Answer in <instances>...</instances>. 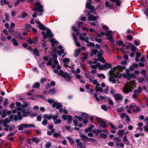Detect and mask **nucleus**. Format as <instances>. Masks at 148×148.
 Instances as JSON below:
<instances>
[{"label": "nucleus", "mask_w": 148, "mask_h": 148, "mask_svg": "<svg viewBox=\"0 0 148 148\" xmlns=\"http://www.w3.org/2000/svg\"><path fill=\"white\" fill-rule=\"evenodd\" d=\"M59 75L63 77L66 81L69 82H71V76L67 72H64L62 70H60L59 71Z\"/></svg>", "instance_id": "obj_1"}, {"label": "nucleus", "mask_w": 148, "mask_h": 148, "mask_svg": "<svg viewBox=\"0 0 148 148\" xmlns=\"http://www.w3.org/2000/svg\"><path fill=\"white\" fill-rule=\"evenodd\" d=\"M122 76V74L113 73L112 75L109 77V80L113 83L115 84L117 82V80L115 79L116 78H120Z\"/></svg>", "instance_id": "obj_2"}, {"label": "nucleus", "mask_w": 148, "mask_h": 148, "mask_svg": "<svg viewBox=\"0 0 148 148\" xmlns=\"http://www.w3.org/2000/svg\"><path fill=\"white\" fill-rule=\"evenodd\" d=\"M125 66H121L120 65H119L116 66L115 67H114V70L112 71L111 70L110 71V73L109 74V77L111 75H113V73H115V70H118V73H119L121 72L123 70L125 69Z\"/></svg>", "instance_id": "obj_3"}, {"label": "nucleus", "mask_w": 148, "mask_h": 148, "mask_svg": "<svg viewBox=\"0 0 148 148\" xmlns=\"http://www.w3.org/2000/svg\"><path fill=\"white\" fill-rule=\"evenodd\" d=\"M34 4L37 8V11L40 13L44 12V10L42 9L43 7L39 1L35 3Z\"/></svg>", "instance_id": "obj_4"}, {"label": "nucleus", "mask_w": 148, "mask_h": 148, "mask_svg": "<svg viewBox=\"0 0 148 148\" xmlns=\"http://www.w3.org/2000/svg\"><path fill=\"white\" fill-rule=\"evenodd\" d=\"M97 120L99 124V127L103 128L107 127V123L106 122L102 120L100 118H97Z\"/></svg>", "instance_id": "obj_5"}, {"label": "nucleus", "mask_w": 148, "mask_h": 148, "mask_svg": "<svg viewBox=\"0 0 148 148\" xmlns=\"http://www.w3.org/2000/svg\"><path fill=\"white\" fill-rule=\"evenodd\" d=\"M62 118L64 120L66 121L67 119V122L69 124H71V123L72 121L73 120L72 117L69 115H66L64 114L62 116Z\"/></svg>", "instance_id": "obj_6"}, {"label": "nucleus", "mask_w": 148, "mask_h": 148, "mask_svg": "<svg viewBox=\"0 0 148 148\" xmlns=\"http://www.w3.org/2000/svg\"><path fill=\"white\" fill-rule=\"evenodd\" d=\"M132 87L130 85L125 84L123 89V92L125 93H128L132 91Z\"/></svg>", "instance_id": "obj_7"}, {"label": "nucleus", "mask_w": 148, "mask_h": 148, "mask_svg": "<svg viewBox=\"0 0 148 148\" xmlns=\"http://www.w3.org/2000/svg\"><path fill=\"white\" fill-rule=\"evenodd\" d=\"M36 23L38 24V28L41 30L45 31L47 29V27L42 23L39 20H36Z\"/></svg>", "instance_id": "obj_8"}, {"label": "nucleus", "mask_w": 148, "mask_h": 148, "mask_svg": "<svg viewBox=\"0 0 148 148\" xmlns=\"http://www.w3.org/2000/svg\"><path fill=\"white\" fill-rule=\"evenodd\" d=\"M86 6V8L87 9H90L92 12L93 13L95 12V9L94 8V6L93 5H91V3H88L87 2Z\"/></svg>", "instance_id": "obj_9"}, {"label": "nucleus", "mask_w": 148, "mask_h": 148, "mask_svg": "<svg viewBox=\"0 0 148 148\" xmlns=\"http://www.w3.org/2000/svg\"><path fill=\"white\" fill-rule=\"evenodd\" d=\"M62 106V105L60 103L57 102L54 103L52 105V107L56 108L57 109H58L61 108Z\"/></svg>", "instance_id": "obj_10"}, {"label": "nucleus", "mask_w": 148, "mask_h": 148, "mask_svg": "<svg viewBox=\"0 0 148 148\" xmlns=\"http://www.w3.org/2000/svg\"><path fill=\"white\" fill-rule=\"evenodd\" d=\"M114 97L115 100H119L122 99L123 97L122 95L119 94L114 95Z\"/></svg>", "instance_id": "obj_11"}, {"label": "nucleus", "mask_w": 148, "mask_h": 148, "mask_svg": "<svg viewBox=\"0 0 148 148\" xmlns=\"http://www.w3.org/2000/svg\"><path fill=\"white\" fill-rule=\"evenodd\" d=\"M80 136L86 142V140H88V141H91V138H88L87 136H86L83 134L81 133L80 134Z\"/></svg>", "instance_id": "obj_12"}, {"label": "nucleus", "mask_w": 148, "mask_h": 148, "mask_svg": "<svg viewBox=\"0 0 148 148\" xmlns=\"http://www.w3.org/2000/svg\"><path fill=\"white\" fill-rule=\"evenodd\" d=\"M15 38L19 39H23L21 33L18 31L16 32Z\"/></svg>", "instance_id": "obj_13"}, {"label": "nucleus", "mask_w": 148, "mask_h": 148, "mask_svg": "<svg viewBox=\"0 0 148 148\" xmlns=\"http://www.w3.org/2000/svg\"><path fill=\"white\" fill-rule=\"evenodd\" d=\"M94 125H91L90 127H88L85 130V132L86 133H88V132H92L93 130L92 129L94 127Z\"/></svg>", "instance_id": "obj_14"}, {"label": "nucleus", "mask_w": 148, "mask_h": 148, "mask_svg": "<svg viewBox=\"0 0 148 148\" xmlns=\"http://www.w3.org/2000/svg\"><path fill=\"white\" fill-rule=\"evenodd\" d=\"M13 115L12 114H11L10 115V120H9V119L8 118H6L4 120V121H3L4 122H5L6 123H9L10 121H12L13 118Z\"/></svg>", "instance_id": "obj_15"}, {"label": "nucleus", "mask_w": 148, "mask_h": 148, "mask_svg": "<svg viewBox=\"0 0 148 148\" xmlns=\"http://www.w3.org/2000/svg\"><path fill=\"white\" fill-rule=\"evenodd\" d=\"M46 31L47 33V35L48 36V38L50 37L52 38L53 37V34H52V32L48 28H47Z\"/></svg>", "instance_id": "obj_16"}, {"label": "nucleus", "mask_w": 148, "mask_h": 148, "mask_svg": "<svg viewBox=\"0 0 148 148\" xmlns=\"http://www.w3.org/2000/svg\"><path fill=\"white\" fill-rule=\"evenodd\" d=\"M123 142L125 144L127 145H130L129 141L128 139L127 138L126 135H125L123 137Z\"/></svg>", "instance_id": "obj_17"}, {"label": "nucleus", "mask_w": 148, "mask_h": 148, "mask_svg": "<svg viewBox=\"0 0 148 148\" xmlns=\"http://www.w3.org/2000/svg\"><path fill=\"white\" fill-rule=\"evenodd\" d=\"M91 51V52L90 53V57H92L94 55H96L98 52V51L96 49H92Z\"/></svg>", "instance_id": "obj_18"}, {"label": "nucleus", "mask_w": 148, "mask_h": 148, "mask_svg": "<svg viewBox=\"0 0 148 148\" xmlns=\"http://www.w3.org/2000/svg\"><path fill=\"white\" fill-rule=\"evenodd\" d=\"M88 19L90 21H94L97 20V18L95 16H94L93 15H90L88 17Z\"/></svg>", "instance_id": "obj_19"}, {"label": "nucleus", "mask_w": 148, "mask_h": 148, "mask_svg": "<svg viewBox=\"0 0 148 148\" xmlns=\"http://www.w3.org/2000/svg\"><path fill=\"white\" fill-rule=\"evenodd\" d=\"M24 128H30L31 127H34L35 125L34 124H23Z\"/></svg>", "instance_id": "obj_20"}, {"label": "nucleus", "mask_w": 148, "mask_h": 148, "mask_svg": "<svg viewBox=\"0 0 148 148\" xmlns=\"http://www.w3.org/2000/svg\"><path fill=\"white\" fill-rule=\"evenodd\" d=\"M104 65L105 69H108L109 68H111L112 66V65L111 64L107 62L105 63Z\"/></svg>", "instance_id": "obj_21"}, {"label": "nucleus", "mask_w": 148, "mask_h": 148, "mask_svg": "<svg viewBox=\"0 0 148 148\" xmlns=\"http://www.w3.org/2000/svg\"><path fill=\"white\" fill-rule=\"evenodd\" d=\"M125 130H119V132H117L118 134L120 136V137H119V138L121 137L122 136L123 134H125L124 133Z\"/></svg>", "instance_id": "obj_22"}, {"label": "nucleus", "mask_w": 148, "mask_h": 148, "mask_svg": "<svg viewBox=\"0 0 148 148\" xmlns=\"http://www.w3.org/2000/svg\"><path fill=\"white\" fill-rule=\"evenodd\" d=\"M32 52L37 56H40L39 53L38 49L37 48H35L32 50Z\"/></svg>", "instance_id": "obj_23"}, {"label": "nucleus", "mask_w": 148, "mask_h": 148, "mask_svg": "<svg viewBox=\"0 0 148 148\" xmlns=\"http://www.w3.org/2000/svg\"><path fill=\"white\" fill-rule=\"evenodd\" d=\"M81 116L86 119H88L89 118V115L87 113L84 112H82L81 114Z\"/></svg>", "instance_id": "obj_24"}, {"label": "nucleus", "mask_w": 148, "mask_h": 148, "mask_svg": "<svg viewBox=\"0 0 148 148\" xmlns=\"http://www.w3.org/2000/svg\"><path fill=\"white\" fill-rule=\"evenodd\" d=\"M130 48L131 50L133 52H135L136 50V47L134 45L130 44Z\"/></svg>", "instance_id": "obj_25"}, {"label": "nucleus", "mask_w": 148, "mask_h": 148, "mask_svg": "<svg viewBox=\"0 0 148 148\" xmlns=\"http://www.w3.org/2000/svg\"><path fill=\"white\" fill-rule=\"evenodd\" d=\"M67 139L69 140L71 145H74L75 142L70 137H67Z\"/></svg>", "instance_id": "obj_26"}, {"label": "nucleus", "mask_w": 148, "mask_h": 148, "mask_svg": "<svg viewBox=\"0 0 148 148\" xmlns=\"http://www.w3.org/2000/svg\"><path fill=\"white\" fill-rule=\"evenodd\" d=\"M81 52V50L80 49H76L75 51V57L76 58H77V57L78 56L79 53Z\"/></svg>", "instance_id": "obj_27"}, {"label": "nucleus", "mask_w": 148, "mask_h": 148, "mask_svg": "<svg viewBox=\"0 0 148 148\" xmlns=\"http://www.w3.org/2000/svg\"><path fill=\"white\" fill-rule=\"evenodd\" d=\"M92 132L96 135H97L98 134L101 132V130L93 129L92 131Z\"/></svg>", "instance_id": "obj_28"}, {"label": "nucleus", "mask_w": 148, "mask_h": 148, "mask_svg": "<svg viewBox=\"0 0 148 148\" xmlns=\"http://www.w3.org/2000/svg\"><path fill=\"white\" fill-rule=\"evenodd\" d=\"M12 41L13 42V45L15 46H17L19 45V43L15 38H13L12 39Z\"/></svg>", "instance_id": "obj_29"}, {"label": "nucleus", "mask_w": 148, "mask_h": 148, "mask_svg": "<svg viewBox=\"0 0 148 148\" xmlns=\"http://www.w3.org/2000/svg\"><path fill=\"white\" fill-rule=\"evenodd\" d=\"M141 111V108L139 106H138L136 108V109H134L133 110V112L135 113H138L139 111Z\"/></svg>", "instance_id": "obj_30"}, {"label": "nucleus", "mask_w": 148, "mask_h": 148, "mask_svg": "<svg viewBox=\"0 0 148 148\" xmlns=\"http://www.w3.org/2000/svg\"><path fill=\"white\" fill-rule=\"evenodd\" d=\"M40 83L38 82H36L34 83L33 86V87L34 88H37L40 86Z\"/></svg>", "instance_id": "obj_31"}, {"label": "nucleus", "mask_w": 148, "mask_h": 148, "mask_svg": "<svg viewBox=\"0 0 148 148\" xmlns=\"http://www.w3.org/2000/svg\"><path fill=\"white\" fill-rule=\"evenodd\" d=\"M32 140L36 144H38L40 140V139H38V138L35 137H33L32 138Z\"/></svg>", "instance_id": "obj_32"}, {"label": "nucleus", "mask_w": 148, "mask_h": 148, "mask_svg": "<svg viewBox=\"0 0 148 148\" xmlns=\"http://www.w3.org/2000/svg\"><path fill=\"white\" fill-rule=\"evenodd\" d=\"M7 112V109L4 110L3 111L2 114L1 116L2 118H3L6 117V115Z\"/></svg>", "instance_id": "obj_33"}, {"label": "nucleus", "mask_w": 148, "mask_h": 148, "mask_svg": "<svg viewBox=\"0 0 148 148\" xmlns=\"http://www.w3.org/2000/svg\"><path fill=\"white\" fill-rule=\"evenodd\" d=\"M24 104H22L21 106L23 108H25L27 107L28 105V102L26 101H23Z\"/></svg>", "instance_id": "obj_34"}, {"label": "nucleus", "mask_w": 148, "mask_h": 148, "mask_svg": "<svg viewBox=\"0 0 148 148\" xmlns=\"http://www.w3.org/2000/svg\"><path fill=\"white\" fill-rule=\"evenodd\" d=\"M106 33L105 35L107 37H110V36H112L111 34L112 33V31L111 30L108 31L107 30Z\"/></svg>", "instance_id": "obj_35"}, {"label": "nucleus", "mask_w": 148, "mask_h": 148, "mask_svg": "<svg viewBox=\"0 0 148 148\" xmlns=\"http://www.w3.org/2000/svg\"><path fill=\"white\" fill-rule=\"evenodd\" d=\"M106 39L109 40L112 44H114V40L112 36H110V37H107L106 38Z\"/></svg>", "instance_id": "obj_36"}, {"label": "nucleus", "mask_w": 148, "mask_h": 148, "mask_svg": "<svg viewBox=\"0 0 148 148\" xmlns=\"http://www.w3.org/2000/svg\"><path fill=\"white\" fill-rule=\"evenodd\" d=\"M41 34L43 35V40H45L48 38V35L45 33V32H44V31H42L41 32Z\"/></svg>", "instance_id": "obj_37"}, {"label": "nucleus", "mask_w": 148, "mask_h": 148, "mask_svg": "<svg viewBox=\"0 0 148 148\" xmlns=\"http://www.w3.org/2000/svg\"><path fill=\"white\" fill-rule=\"evenodd\" d=\"M103 89L102 88L100 87H95V90L96 92H102Z\"/></svg>", "instance_id": "obj_38"}, {"label": "nucleus", "mask_w": 148, "mask_h": 148, "mask_svg": "<svg viewBox=\"0 0 148 148\" xmlns=\"http://www.w3.org/2000/svg\"><path fill=\"white\" fill-rule=\"evenodd\" d=\"M61 120L58 119L55 121H53V123L55 124H60L61 123Z\"/></svg>", "instance_id": "obj_39"}, {"label": "nucleus", "mask_w": 148, "mask_h": 148, "mask_svg": "<svg viewBox=\"0 0 148 148\" xmlns=\"http://www.w3.org/2000/svg\"><path fill=\"white\" fill-rule=\"evenodd\" d=\"M142 88L139 86L138 88V89L136 90H134V92H136L138 93H140L142 92Z\"/></svg>", "instance_id": "obj_40"}, {"label": "nucleus", "mask_w": 148, "mask_h": 148, "mask_svg": "<svg viewBox=\"0 0 148 148\" xmlns=\"http://www.w3.org/2000/svg\"><path fill=\"white\" fill-rule=\"evenodd\" d=\"M137 79L139 83H141L145 81L143 77H138L137 78Z\"/></svg>", "instance_id": "obj_41"}, {"label": "nucleus", "mask_w": 148, "mask_h": 148, "mask_svg": "<svg viewBox=\"0 0 148 148\" xmlns=\"http://www.w3.org/2000/svg\"><path fill=\"white\" fill-rule=\"evenodd\" d=\"M44 117L47 119L48 120H50L52 118V116L50 115L48 116V114H45L44 115Z\"/></svg>", "instance_id": "obj_42"}, {"label": "nucleus", "mask_w": 148, "mask_h": 148, "mask_svg": "<svg viewBox=\"0 0 148 148\" xmlns=\"http://www.w3.org/2000/svg\"><path fill=\"white\" fill-rule=\"evenodd\" d=\"M107 137V135L103 133H101L99 136V137L100 138H103L104 139H106Z\"/></svg>", "instance_id": "obj_43"}, {"label": "nucleus", "mask_w": 148, "mask_h": 148, "mask_svg": "<svg viewBox=\"0 0 148 148\" xmlns=\"http://www.w3.org/2000/svg\"><path fill=\"white\" fill-rule=\"evenodd\" d=\"M49 40L53 44H56L58 42L54 38L50 39Z\"/></svg>", "instance_id": "obj_44"}, {"label": "nucleus", "mask_w": 148, "mask_h": 148, "mask_svg": "<svg viewBox=\"0 0 148 148\" xmlns=\"http://www.w3.org/2000/svg\"><path fill=\"white\" fill-rule=\"evenodd\" d=\"M116 146H120L122 148H123L124 147V145L123 143H119L118 142H116Z\"/></svg>", "instance_id": "obj_45"}, {"label": "nucleus", "mask_w": 148, "mask_h": 148, "mask_svg": "<svg viewBox=\"0 0 148 148\" xmlns=\"http://www.w3.org/2000/svg\"><path fill=\"white\" fill-rule=\"evenodd\" d=\"M1 5L2 6H3V5H5V4H8L9 3L6 0H3H3H1Z\"/></svg>", "instance_id": "obj_46"}, {"label": "nucleus", "mask_w": 148, "mask_h": 148, "mask_svg": "<svg viewBox=\"0 0 148 148\" xmlns=\"http://www.w3.org/2000/svg\"><path fill=\"white\" fill-rule=\"evenodd\" d=\"M84 75L85 77L88 78H90V77L91 75L90 72H89L88 73H84Z\"/></svg>", "instance_id": "obj_47"}, {"label": "nucleus", "mask_w": 148, "mask_h": 148, "mask_svg": "<svg viewBox=\"0 0 148 148\" xmlns=\"http://www.w3.org/2000/svg\"><path fill=\"white\" fill-rule=\"evenodd\" d=\"M124 110V108L123 107H121L120 108H118L117 109V111L118 112H121L122 111Z\"/></svg>", "instance_id": "obj_48"}, {"label": "nucleus", "mask_w": 148, "mask_h": 148, "mask_svg": "<svg viewBox=\"0 0 148 148\" xmlns=\"http://www.w3.org/2000/svg\"><path fill=\"white\" fill-rule=\"evenodd\" d=\"M64 50L63 49H61L60 50V51H57V53L60 56L62 54L64 53Z\"/></svg>", "instance_id": "obj_49"}, {"label": "nucleus", "mask_w": 148, "mask_h": 148, "mask_svg": "<svg viewBox=\"0 0 148 148\" xmlns=\"http://www.w3.org/2000/svg\"><path fill=\"white\" fill-rule=\"evenodd\" d=\"M147 123H148L143 127V128L145 131L148 132V121H147Z\"/></svg>", "instance_id": "obj_50"}, {"label": "nucleus", "mask_w": 148, "mask_h": 148, "mask_svg": "<svg viewBox=\"0 0 148 148\" xmlns=\"http://www.w3.org/2000/svg\"><path fill=\"white\" fill-rule=\"evenodd\" d=\"M115 2H116V5L118 6H120L122 3V2L120 0H116Z\"/></svg>", "instance_id": "obj_51"}, {"label": "nucleus", "mask_w": 148, "mask_h": 148, "mask_svg": "<svg viewBox=\"0 0 148 148\" xmlns=\"http://www.w3.org/2000/svg\"><path fill=\"white\" fill-rule=\"evenodd\" d=\"M27 14L26 12H25L23 14H22L21 16H20V17L23 18H24L26 17H27Z\"/></svg>", "instance_id": "obj_52"}, {"label": "nucleus", "mask_w": 148, "mask_h": 148, "mask_svg": "<svg viewBox=\"0 0 148 148\" xmlns=\"http://www.w3.org/2000/svg\"><path fill=\"white\" fill-rule=\"evenodd\" d=\"M51 55L52 56L53 60L57 59L58 58V56L56 54H53L52 52H51Z\"/></svg>", "instance_id": "obj_53"}, {"label": "nucleus", "mask_w": 148, "mask_h": 148, "mask_svg": "<svg viewBox=\"0 0 148 148\" xmlns=\"http://www.w3.org/2000/svg\"><path fill=\"white\" fill-rule=\"evenodd\" d=\"M88 43L87 45V46L90 47L92 46L94 47L95 45L94 43H92L91 42H89Z\"/></svg>", "instance_id": "obj_54"}, {"label": "nucleus", "mask_w": 148, "mask_h": 148, "mask_svg": "<svg viewBox=\"0 0 148 148\" xmlns=\"http://www.w3.org/2000/svg\"><path fill=\"white\" fill-rule=\"evenodd\" d=\"M23 124H20L19 125L18 127V130H23Z\"/></svg>", "instance_id": "obj_55"}, {"label": "nucleus", "mask_w": 148, "mask_h": 148, "mask_svg": "<svg viewBox=\"0 0 148 148\" xmlns=\"http://www.w3.org/2000/svg\"><path fill=\"white\" fill-rule=\"evenodd\" d=\"M75 117L76 119H78L79 121H82L83 119L82 116H77L76 115L75 116Z\"/></svg>", "instance_id": "obj_56"}, {"label": "nucleus", "mask_w": 148, "mask_h": 148, "mask_svg": "<svg viewBox=\"0 0 148 148\" xmlns=\"http://www.w3.org/2000/svg\"><path fill=\"white\" fill-rule=\"evenodd\" d=\"M15 24L14 23H11V25L10 27V29L9 30H11V29H12V30H13L12 28H14L15 27Z\"/></svg>", "instance_id": "obj_57"}, {"label": "nucleus", "mask_w": 148, "mask_h": 148, "mask_svg": "<svg viewBox=\"0 0 148 148\" xmlns=\"http://www.w3.org/2000/svg\"><path fill=\"white\" fill-rule=\"evenodd\" d=\"M33 43L36 44L38 42V39L36 37L32 39Z\"/></svg>", "instance_id": "obj_58"}, {"label": "nucleus", "mask_w": 148, "mask_h": 148, "mask_svg": "<svg viewBox=\"0 0 148 148\" xmlns=\"http://www.w3.org/2000/svg\"><path fill=\"white\" fill-rule=\"evenodd\" d=\"M55 92V89L54 88H53L52 89H50L49 91V93L50 94H54Z\"/></svg>", "instance_id": "obj_59"}, {"label": "nucleus", "mask_w": 148, "mask_h": 148, "mask_svg": "<svg viewBox=\"0 0 148 148\" xmlns=\"http://www.w3.org/2000/svg\"><path fill=\"white\" fill-rule=\"evenodd\" d=\"M123 42L121 40L118 41H117L116 45L120 46L122 44H123Z\"/></svg>", "instance_id": "obj_60"}, {"label": "nucleus", "mask_w": 148, "mask_h": 148, "mask_svg": "<svg viewBox=\"0 0 148 148\" xmlns=\"http://www.w3.org/2000/svg\"><path fill=\"white\" fill-rule=\"evenodd\" d=\"M63 62L64 63L69 62H70V59L69 58H65L63 59Z\"/></svg>", "instance_id": "obj_61"}, {"label": "nucleus", "mask_w": 148, "mask_h": 148, "mask_svg": "<svg viewBox=\"0 0 148 148\" xmlns=\"http://www.w3.org/2000/svg\"><path fill=\"white\" fill-rule=\"evenodd\" d=\"M127 34H134V33L131 31L130 29H128L127 31Z\"/></svg>", "instance_id": "obj_62"}, {"label": "nucleus", "mask_w": 148, "mask_h": 148, "mask_svg": "<svg viewBox=\"0 0 148 148\" xmlns=\"http://www.w3.org/2000/svg\"><path fill=\"white\" fill-rule=\"evenodd\" d=\"M59 117V115H53L52 116V118L53 121L56 120L58 119V118Z\"/></svg>", "instance_id": "obj_63"}, {"label": "nucleus", "mask_w": 148, "mask_h": 148, "mask_svg": "<svg viewBox=\"0 0 148 148\" xmlns=\"http://www.w3.org/2000/svg\"><path fill=\"white\" fill-rule=\"evenodd\" d=\"M146 10H144V13L146 15L147 18L148 19V8H146Z\"/></svg>", "instance_id": "obj_64"}]
</instances>
